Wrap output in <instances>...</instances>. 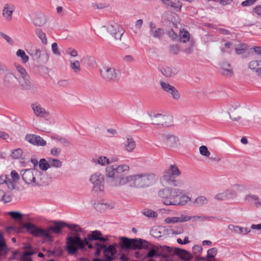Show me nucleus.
I'll return each mask as SVG.
<instances>
[{
	"instance_id": "obj_1",
	"label": "nucleus",
	"mask_w": 261,
	"mask_h": 261,
	"mask_svg": "<svg viewBox=\"0 0 261 261\" xmlns=\"http://www.w3.org/2000/svg\"><path fill=\"white\" fill-rule=\"evenodd\" d=\"M129 166L127 164L109 165L105 168L108 185L113 189H119L124 186L134 189H146L154 185L158 176L151 172H142L127 176Z\"/></svg>"
},
{
	"instance_id": "obj_2",
	"label": "nucleus",
	"mask_w": 261,
	"mask_h": 261,
	"mask_svg": "<svg viewBox=\"0 0 261 261\" xmlns=\"http://www.w3.org/2000/svg\"><path fill=\"white\" fill-rule=\"evenodd\" d=\"M20 175L23 182L31 187L46 185L49 182L45 174L35 169L22 170Z\"/></svg>"
},
{
	"instance_id": "obj_3",
	"label": "nucleus",
	"mask_w": 261,
	"mask_h": 261,
	"mask_svg": "<svg viewBox=\"0 0 261 261\" xmlns=\"http://www.w3.org/2000/svg\"><path fill=\"white\" fill-rule=\"evenodd\" d=\"M220 115L222 117L229 116V118L233 122L245 124L244 119L245 111L243 107L238 102L229 103L220 110Z\"/></svg>"
},
{
	"instance_id": "obj_4",
	"label": "nucleus",
	"mask_w": 261,
	"mask_h": 261,
	"mask_svg": "<svg viewBox=\"0 0 261 261\" xmlns=\"http://www.w3.org/2000/svg\"><path fill=\"white\" fill-rule=\"evenodd\" d=\"M97 32L103 38L110 37L115 42H118L124 34V31L122 28L114 21H108L103 25L99 26Z\"/></svg>"
},
{
	"instance_id": "obj_5",
	"label": "nucleus",
	"mask_w": 261,
	"mask_h": 261,
	"mask_svg": "<svg viewBox=\"0 0 261 261\" xmlns=\"http://www.w3.org/2000/svg\"><path fill=\"white\" fill-rule=\"evenodd\" d=\"M3 71H6L3 77V83L5 87L8 89H12L16 88L19 84L23 89L29 90L32 88V84L30 81H25L19 79L18 76L15 75L11 70H6L5 68Z\"/></svg>"
},
{
	"instance_id": "obj_6",
	"label": "nucleus",
	"mask_w": 261,
	"mask_h": 261,
	"mask_svg": "<svg viewBox=\"0 0 261 261\" xmlns=\"http://www.w3.org/2000/svg\"><path fill=\"white\" fill-rule=\"evenodd\" d=\"M183 190L177 188H166L158 192V196L166 205H175L177 198L182 194Z\"/></svg>"
},
{
	"instance_id": "obj_7",
	"label": "nucleus",
	"mask_w": 261,
	"mask_h": 261,
	"mask_svg": "<svg viewBox=\"0 0 261 261\" xmlns=\"http://www.w3.org/2000/svg\"><path fill=\"white\" fill-rule=\"evenodd\" d=\"M90 241H91L88 240L86 238L82 241L79 235L74 237H68L66 242V250L68 253L73 254L77 252L78 249L85 250V245H88L90 249L95 247V245L93 246L90 243Z\"/></svg>"
},
{
	"instance_id": "obj_8",
	"label": "nucleus",
	"mask_w": 261,
	"mask_h": 261,
	"mask_svg": "<svg viewBox=\"0 0 261 261\" xmlns=\"http://www.w3.org/2000/svg\"><path fill=\"white\" fill-rule=\"evenodd\" d=\"M181 174V172L175 165H171L168 169L164 172V175L161 178V181L164 186V182H173L175 187H184L185 181L182 179H174Z\"/></svg>"
},
{
	"instance_id": "obj_9",
	"label": "nucleus",
	"mask_w": 261,
	"mask_h": 261,
	"mask_svg": "<svg viewBox=\"0 0 261 261\" xmlns=\"http://www.w3.org/2000/svg\"><path fill=\"white\" fill-rule=\"evenodd\" d=\"M106 175L99 172H95L90 177L89 181L92 185V192L98 194L105 190V180Z\"/></svg>"
},
{
	"instance_id": "obj_10",
	"label": "nucleus",
	"mask_w": 261,
	"mask_h": 261,
	"mask_svg": "<svg viewBox=\"0 0 261 261\" xmlns=\"http://www.w3.org/2000/svg\"><path fill=\"white\" fill-rule=\"evenodd\" d=\"M160 139L166 146L173 149H179L182 146L179 137L169 132L161 134Z\"/></svg>"
},
{
	"instance_id": "obj_11",
	"label": "nucleus",
	"mask_w": 261,
	"mask_h": 261,
	"mask_svg": "<svg viewBox=\"0 0 261 261\" xmlns=\"http://www.w3.org/2000/svg\"><path fill=\"white\" fill-rule=\"evenodd\" d=\"M100 75L106 81H115L120 79V72L117 69L108 65L101 69Z\"/></svg>"
},
{
	"instance_id": "obj_12",
	"label": "nucleus",
	"mask_w": 261,
	"mask_h": 261,
	"mask_svg": "<svg viewBox=\"0 0 261 261\" xmlns=\"http://www.w3.org/2000/svg\"><path fill=\"white\" fill-rule=\"evenodd\" d=\"M30 55L32 59L39 64L46 63L49 59V54L42 47H36Z\"/></svg>"
},
{
	"instance_id": "obj_13",
	"label": "nucleus",
	"mask_w": 261,
	"mask_h": 261,
	"mask_svg": "<svg viewBox=\"0 0 261 261\" xmlns=\"http://www.w3.org/2000/svg\"><path fill=\"white\" fill-rule=\"evenodd\" d=\"M204 218L201 216H189L183 214L178 217H171L166 218L164 220L165 224H175L178 223H183L190 220L196 221L198 220H203Z\"/></svg>"
},
{
	"instance_id": "obj_14",
	"label": "nucleus",
	"mask_w": 261,
	"mask_h": 261,
	"mask_svg": "<svg viewBox=\"0 0 261 261\" xmlns=\"http://www.w3.org/2000/svg\"><path fill=\"white\" fill-rule=\"evenodd\" d=\"M23 227L25 228L30 234L35 237H42L44 239L45 237L50 238L48 231H45V229L39 228L31 223H27L24 224L23 225Z\"/></svg>"
},
{
	"instance_id": "obj_15",
	"label": "nucleus",
	"mask_w": 261,
	"mask_h": 261,
	"mask_svg": "<svg viewBox=\"0 0 261 261\" xmlns=\"http://www.w3.org/2000/svg\"><path fill=\"white\" fill-rule=\"evenodd\" d=\"M34 115L39 118H45L49 116V112L39 102H34L31 105Z\"/></svg>"
},
{
	"instance_id": "obj_16",
	"label": "nucleus",
	"mask_w": 261,
	"mask_h": 261,
	"mask_svg": "<svg viewBox=\"0 0 261 261\" xmlns=\"http://www.w3.org/2000/svg\"><path fill=\"white\" fill-rule=\"evenodd\" d=\"M160 84L163 90L170 94L174 100L179 99L180 94L174 86L167 82L160 81Z\"/></svg>"
},
{
	"instance_id": "obj_17",
	"label": "nucleus",
	"mask_w": 261,
	"mask_h": 261,
	"mask_svg": "<svg viewBox=\"0 0 261 261\" xmlns=\"http://www.w3.org/2000/svg\"><path fill=\"white\" fill-rule=\"evenodd\" d=\"M48 20L46 15L41 12H36L33 14L31 18V22L36 27L44 25Z\"/></svg>"
},
{
	"instance_id": "obj_18",
	"label": "nucleus",
	"mask_w": 261,
	"mask_h": 261,
	"mask_svg": "<svg viewBox=\"0 0 261 261\" xmlns=\"http://www.w3.org/2000/svg\"><path fill=\"white\" fill-rule=\"evenodd\" d=\"M16 10L15 6L11 3L5 4L2 10V16L7 21H11L12 16Z\"/></svg>"
},
{
	"instance_id": "obj_19",
	"label": "nucleus",
	"mask_w": 261,
	"mask_h": 261,
	"mask_svg": "<svg viewBox=\"0 0 261 261\" xmlns=\"http://www.w3.org/2000/svg\"><path fill=\"white\" fill-rule=\"evenodd\" d=\"M167 250L169 252L173 251L181 259L189 261L192 258V255L190 252L186 250L180 249L179 248H171L169 246H166Z\"/></svg>"
},
{
	"instance_id": "obj_20",
	"label": "nucleus",
	"mask_w": 261,
	"mask_h": 261,
	"mask_svg": "<svg viewBox=\"0 0 261 261\" xmlns=\"http://www.w3.org/2000/svg\"><path fill=\"white\" fill-rule=\"evenodd\" d=\"M26 140L30 143L37 146H44L46 145V142L39 136L34 134L27 135L25 136Z\"/></svg>"
},
{
	"instance_id": "obj_21",
	"label": "nucleus",
	"mask_w": 261,
	"mask_h": 261,
	"mask_svg": "<svg viewBox=\"0 0 261 261\" xmlns=\"http://www.w3.org/2000/svg\"><path fill=\"white\" fill-rule=\"evenodd\" d=\"M66 225V224L62 222H55L54 225L50 226L48 229H45V231H48L50 238L45 237V239H46L47 241H51L53 240V237L51 236V231H53L56 233H58Z\"/></svg>"
},
{
	"instance_id": "obj_22",
	"label": "nucleus",
	"mask_w": 261,
	"mask_h": 261,
	"mask_svg": "<svg viewBox=\"0 0 261 261\" xmlns=\"http://www.w3.org/2000/svg\"><path fill=\"white\" fill-rule=\"evenodd\" d=\"M149 35L150 36L157 39H160L164 35V30L162 29L156 28L155 24L151 22L149 24Z\"/></svg>"
},
{
	"instance_id": "obj_23",
	"label": "nucleus",
	"mask_w": 261,
	"mask_h": 261,
	"mask_svg": "<svg viewBox=\"0 0 261 261\" xmlns=\"http://www.w3.org/2000/svg\"><path fill=\"white\" fill-rule=\"evenodd\" d=\"M149 119L148 121L154 125H162L163 124V115L159 113L151 112L148 113Z\"/></svg>"
},
{
	"instance_id": "obj_24",
	"label": "nucleus",
	"mask_w": 261,
	"mask_h": 261,
	"mask_svg": "<svg viewBox=\"0 0 261 261\" xmlns=\"http://www.w3.org/2000/svg\"><path fill=\"white\" fill-rule=\"evenodd\" d=\"M123 144L124 150L128 152H133L136 146L135 141L130 136H127L126 137V140L123 142Z\"/></svg>"
},
{
	"instance_id": "obj_25",
	"label": "nucleus",
	"mask_w": 261,
	"mask_h": 261,
	"mask_svg": "<svg viewBox=\"0 0 261 261\" xmlns=\"http://www.w3.org/2000/svg\"><path fill=\"white\" fill-rule=\"evenodd\" d=\"M248 67L251 71L255 74L261 76V64L257 62V60H252L248 63Z\"/></svg>"
},
{
	"instance_id": "obj_26",
	"label": "nucleus",
	"mask_w": 261,
	"mask_h": 261,
	"mask_svg": "<svg viewBox=\"0 0 261 261\" xmlns=\"http://www.w3.org/2000/svg\"><path fill=\"white\" fill-rule=\"evenodd\" d=\"M148 245V242L142 239H132V249H139L145 248Z\"/></svg>"
},
{
	"instance_id": "obj_27",
	"label": "nucleus",
	"mask_w": 261,
	"mask_h": 261,
	"mask_svg": "<svg viewBox=\"0 0 261 261\" xmlns=\"http://www.w3.org/2000/svg\"><path fill=\"white\" fill-rule=\"evenodd\" d=\"M221 67L224 75L228 77L232 76L233 74V68L227 62H222Z\"/></svg>"
},
{
	"instance_id": "obj_28",
	"label": "nucleus",
	"mask_w": 261,
	"mask_h": 261,
	"mask_svg": "<svg viewBox=\"0 0 261 261\" xmlns=\"http://www.w3.org/2000/svg\"><path fill=\"white\" fill-rule=\"evenodd\" d=\"M244 199L245 201L252 203L256 207H258L261 205V200L256 195L251 194H247L245 196Z\"/></svg>"
},
{
	"instance_id": "obj_29",
	"label": "nucleus",
	"mask_w": 261,
	"mask_h": 261,
	"mask_svg": "<svg viewBox=\"0 0 261 261\" xmlns=\"http://www.w3.org/2000/svg\"><path fill=\"white\" fill-rule=\"evenodd\" d=\"M116 244L115 245H111L108 247L106 246V248H104L103 252L105 254V256L107 261H112L113 258L111 256L108 255L107 253H110L112 256L115 255L117 253V251L115 248Z\"/></svg>"
},
{
	"instance_id": "obj_30",
	"label": "nucleus",
	"mask_w": 261,
	"mask_h": 261,
	"mask_svg": "<svg viewBox=\"0 0 261 261\" xmlns=\"http://www.w3.org/2000/svg\"><path fill=\"white\" fill-rule=\"evenodd\" d=\"M178 197L179 199H177L175 203V206H184L191 201V198L184 194V191Z\"/></svg>"
},
{
	"instance_id": "obj_31",
	"label": "nucleus",
	"mask_w": 261,
	"mask_h": 261,
	"mask_svg": "<svg viewBox=\"0 0 261 261\" xmlns=\"http://www.w3.org/2000/svg\"><path fill=\"white\" fill-rule=\"evenodd\" d=\"M14 66L20 74V76L18 77L19 79L22 80L23 82L25 81H29L28 80V75L25 69L20 64H15Z\"/></svg>"
},
{
	"instance_id": "obj_32",
	"label": "nucleus",
	"mask_w": 261,
	"mask_h": 261,
	"mask_svg": "<svg viewBox=\"0 0 261 261\" xmlns=\"http://www.w3.org/2000/svg\"><path fill=\"white\" fill-rule=\"evenodd\" d=\"M101 233L100 231L98 230H95L92 231L91 233H89L87 237L88 240L94 241V240H99L102 242H105L107 240V239L101 237Z\"/></svg>"
},
{
	"instance_id": "obj_33",
	"label": "nucleus",
	"mask_w": 261,
	"mask_h": 261,
	"mask_svg": "<svg viewBox=\"0 0 261 261\" xmlns=\"http://www.w3.org/2000/svg\"><path fill=\"white\" fill-rule=\"evenodd\" d=\"M5 184L10 190H14L15 188V185L12 182L10 179L8 178L7 175L0 176V185Z\"/></svg>"
},
{
	"instance_id": "obj_34",
	"label": "nucleus",
	"mask_w": 261,
	"mask_h": 261,
	"mask_svg": "<svg viewBox=\"0 0 261 261\" xmlns=\"http://www.w3.org/2000/svg\"><path fill=\"white\" fill-rule=\"evenodd\" d=\"M93 163L101 165V166H106L111 164V162L109 159L106 156H100L97 159H92Z\"/></svg>"
},
{
	"instance_id": "obj_35",
	"label": "nucleus",
	"mask_w": 261,
	"mask_h": 261,
	"mask_svg": "<svg viewBox=\"0 0 261 261\" xmlns=\"http://www.w3.org/2000/svg\"><path fill=\"white\" fill-rule=\"evenodd\" d=\"M35 33L43 45L47 44L48 41L46 35L41 29H36L35 31Z\"/></svg>"
},
{
	"instance_id": "obj_36",
	"label": "nucleus",
	"mask_w": 261,
	"mask_h": 261,
	"mask_svg": "<svg viewBox=\"0 0 261 261\" xmlns=\"http://www.w3.org/2000/svg\"><path fill=\"white\" fill-rule=\"evenodd\" d=\"M178 70L175 67H166L163 69L162 73L166 77H172L177 74Z\"/></svg>"
},
{
	"instance_id": "obj_37",
	"label": "nucleus",
	"mask_w": 261,
	"mask_h": 261,
	"mask_svg": "<svg viewBox=\"0 0 261 261\" xmlns=\"http://www.w3.org/2000/svg\"><path fill=\"white\" fill-rule=\"evenodd\" d=\"M70 67L73 71L77 74L81 72V67L80 62L78 60H70Z\"/></svg>"
},
{
	"instance_id": "obj_38",
	"label": "nucleus",
	"mask_w": 261,
	"mask_h": 261,
	"mask_svg": "<svg viewBox=\"0 0 261 261\" xmlns=\"http://www.w3.org/2000/svg\"><path fill=\"white\" fill-rule=\"evenodd\" d=\"M16 56L19 58L24 64L27 63L29 60V57L23 49H18L16 52Z\"/></svg>"
},
{
	"instance_id": "obj_39",
	"label": "nucleus",
	"mask_w": 261,
	"mask_h": 261,
	"mask_svg": "<svg viewBox=\"0 0 261 261\" xmlns=\"http://www.w3.org/2000/svg\"><path fill=\"white\" fill-rule=\"evenodd\" d=\"M162 1L173 8H178L180 10L182 5L181 3L178 0H162Z\"/></svg>"
},
{
	"instance_id": "obj_40",
	"label": "nucleus",
	"mask_w": 261,
	"mask_h": 261,
	"mask_svg": "<svg viewBox=\"0 0 261 261\" xmlns=\"http://www.w3.org/2000/svg\"><path fill=\"white\" fill-rule=\"evenodd\" d=\"M190 39V34L187 31H180L179 33V40L183 42L186 43L189 41Z\"/></svg>"
},
{
	"instance_id": "obj_41",
	"label": "nucleus",
	"mask_w": 261,
	"mask_h": 261,
	"mask_svg": "<svg viewBox=\"0 0 261 261\" xmlns=\"http://www.w3.org/2000/svg\"><path fill=\"white\" fill-rule=\"evenodd\" d=\"M208 202V199L203 196H200L197 197L194 201V204L196 206H201L205 205Z\"/></svg>"
},
{
	"instance_id": "obj_42",
	"label": "nucleus",
	"mask_w": 261,
	"mask_h": 261,
	"mask_svg": "<svg viewBox=\"0 0 261 261\" xmlns=\"http://www.w3.org/2000/svg\"><path fill=\"white\" fill-rule=\"evenodd\" d=\"M115 206V203L113 202H108L106 203H98L96 208L98 210H111Z\"/></svg>"
},
{
	"instance_id": "obj_43",
	"label": "nucleus",
	"mask_w": 261,
	"mask_h": 261,
	"mask_svg": "<svg viewBox=\"0 0 261 261\" xmlns=\"http://www.w3.org/2000/svg\"><path fill=\"white\" fill-rule=\"evenodd\" d=\"M232 187L237 194H238V193H245L248 191L247 187L244 185L234 184L232 185Z\"/></svg>"
},
{
	"instance_id": "obj_44",
	"label": "nucleus",
	"mask_w": 261,
	"mask_h": 261,
	"mask_svg": "<svg viewBox=\"0 0 261 261\" xmlns=\"http://www.w3.org/2000/svg\"><path fill=\"white\" fill-rule=\"evenodd\" d=\"M122 244L121 245V248H125L127 249H131L132 247V239H128L125 237H122L121 238Z\"/></svg>"
},
{
	"instance_id": "obj_45",
	"label": "nucleus",
	"mask_w": 261,
	"mask_h": 261,
	"mask_svg": "<svg viewBox=\"0 0 261 261\" xmlns=\"http://www.w3.org/2000/svg\"><path fill=\"white\" fill-rule=\"evenodd\" d=\"M163 124L162 125H165L166 126H169L173 124V118L172 116L170 115H163Z\"/></svg>"
},
{
	"instance_id": "obj_46",
	"label": "nucleus",
	"mask_w": 261,
	"mask_h": 261,
	"mask_svg": "<svg viewBox=\"0 0 261 261\" xmlns=\"http://www.w3.org/2000/svg\"><path fill=\"white\" fill-rule=\"evenodd\" d=\"M39 167L42 171H46L50 168L49 162L45 159H41L39 162Z\"/></svg>"
},
{
	"instance_id": "obj_47",
	"label": "nucleus",
	"mask_w": 261,
	"mask_h": 261,
	"mask_svg": "<svg viewBox=\"0 0 261 261\" xmlns=\"http://www.w3.org/2000/svg\"><path fill=\"white\" fill-rule=\"evenodd\" d=\"M48 162H49V165L50 167H53L57 168H61L62 166V162L58 159H48Z\"/></svg>"
},
{
	"instance_id": "obj_48",
	"label": "nucleus",
	"mask_w": 261,
	"mask_h": 261,
	"mask_svg": "<svg viewBox=\"0 0 261 261\" xmlns=\"http://www.w3.org/2000/svg\"><path fill=\"white\" fill-rule=\"evenodd\" d=\"M251 230L249 228L242 227L240 226H237L236 231L235 233H237L240 235H246L250 233Z\"/></svg>"
},
{
	"instance_id": "obj_49",
	"label": "nucleus",
	"mask_w": 261,
	"mask_h": 261,
	"mask_svg": "<svg viewBox=\"0 0 261 261\" xmlns=\"http://www.w3.org/2000/svg\"><path fill=\"white\" fill-rule=\"evenodd\" d=\"M142 214L148 218H156L158 216V213L150 209H145L143 211Z\"/></svg>"
},
{
	"instance_id": "obj_50",
	"label": "nucleus",
	"mask_w": 261,
	"mask_h": 261,
	"mask_svg": "<svg viewBox=\"0 0 261 261\" xmlns=\"http://www.w3.org/2000/svg\"><path fill=\"white\" fill-rule=\"evenodd\" d=\"M3 194L1 201L4 203H8L12 200V195L11 193L8 192L4 193L2 191H0Z\"/></svg>"
},
{
	"instance_id": "obj_51",
	"label": "nucleus",
	"mask_w": 261,
	"mask_h": 261,
	"mask_svg": "<svg viewBox=\"0 0 261 261\" xmlns=\"http://www.w3.org/2000/svg\"><path fill=\"white\" fill-rule=\"evenodd\" d=\"M51 48L53 54L56 56H59L61 52L59 48L58 45L56 42H54L51 45Z\"/></svg>"
},
{
	"instance_id": "obj_52",
	"label": "nucleus",
	"mask_w": 261,
	"mask_h": 261,
	"mask_svg": "<svg viewBox=\"0 0 261 261\" xmlns=\"http://www.w3.org/2000/svg\"><path fill=\"white\" fill-rule=\"evenodd\" d=\"M199 152L201 155L208 158L211 155L210 152L208 151L206 146L202 145L199 147Z\"/></svg>"
},
{
	"instance_id": "obj_53",
	"label": "nucleus",
	"mask_w": 261,
	"mask_h": 261,
	"mask_svg": "<svg viewBox=\"0 0 261 261\" xmlns=\"http://www.w3.org/2000/svg\"><path fill=\"white\" fill-rule=\"evenodd\" d=\"M8 214L10 216H11V217L13 219H15V220H20V219H22V218H23V215H22L21 213H20L19 212L11 211V212H9L8 213Z\"/></svg>"
},
{
	"instance_id": "obj_54",
	"label": "nucleus",
	"mask_w": 261,
	"mask_h": 261,
	"mask_svg": "<svg viewBox=\"0 0 261 261\" xmlns=\"http://www.w3.org/2000/svg\"><path fill=\"white\" fill-rule=\"evenodd\" d=\"M11 179L10 180L16 185V182H17L20 178L19 175L15 170H12L11 172Z\"/></svg>"
},
{
	"instance_id": "obj_55",
	"label": "nucleus",
	"mask_w": 261,
	"mask_h": 261,
	"mask_svg": "<svg viewBox=\"0 0 261 261\" xmlns=\"http://www.w3.org/2000/svg\"><path fill=\"white\" fill-rule=\"evenodd\" d=\"M0 35L10 45H13L14 42L13 39L9 36L7 35V34L0 32Z\"/></svg>"
},
{
	"instance_id": "obj_56",
	"label": "nucleus",
	"mask_w": 261,
	"mask_h": 261,
	"mask_svg": "<svg viewBox=\"0 0 261 261\" xmlns=\"http://www.w3.org/2000/svg\"><path fill=\"white\" fill-rule=\"evenodd\" d=\"M22 155V150L20 148H17L13 150L11 156L14 159H19Z\"/></svg>"
},
{
	"instance_id": "obj_57",
	"label": "nucleus",
	"mask_w": 261,
	"mask_h": 261,
	"mask_svg": "<svg viewBox=\"0 0 261 261\" xmlns=\"http://www.w3.org/2000/svg\"><path fill=\"white\" fill-rule=\"evenodd\" d=\"M171 233L173 235H178L184 233V229L182 227L179 226L171 229Z\"/></svg>"
},
{
	"instance_id": "obj_58",
	"label": "nucleus",
	"mask_w": 261,
	"mask_h": 261,
	"mask_svg": "<svg viewBox=\"0 0 261 261\" xmlns=\"http://www.w3.org/2000/svg\"><path fill=\"white\" fill-rule=\"evenodd\" d=\"M225 192L226 194H227V197L228 198H232L236 197L237 196L236 192H235L234 190H233L232 186L230 189L227 190Z\"/></svg>"
},
{
	"instance_id": "obj_59",
	"label": "nucleus",
	"mask_w": 261,
	"mask_h": 261,
	"mask_svg": "<svg viewBox=\"0 0 261 261\" xmlns=\"http://www.w3.org/2000/svg\"><path fill=\"white\" fill-rule=\"evenodd\" d=\"M95 247L96 248V251L94 252V254L95 256H98L100 254V251L102 249H104V248H106V245H101L99 243L95 244Z\"/></svg>"
},
{
	"instance_id": "obj_60",
	"label": "nucleus",
	"mask_w": 261,
	"mask_h": 261,
	"mask_svg": "<svg viewBox=\"0 0 261 261\" xmlns=\"http://www.w3.org/2000/svg\"><path fill=\"white\" fill-rule=\"evenodd\" d=\"M217 253V249L215 248L210 249L207 252V257L208 258H213L215 257Z\"/></svg>"
},
{
	"instance_id": "obj_61",
	"label": "nucleus",
	"mask_w": 261,
	"mask_h": 261,
	"mask_svg": "<svg viewBox=\"0 0 261 261\" xmlns=\"http://www.w3.org/2000/svg\"><path fill=\"white\" fill-rule=\"evenodd\" d=\"M151 234L155 238H160L161 237V233L158 228H153L150 231Z\"/></svg>"
},
{
	"instance_id": "obj_62",
	"label": "nucleus",
	"mask_w": 261,
	"mask_h": 261,
	"mask_svg": "<svg viewBox=\"0 0 261 261\" xmlns=\"http://www.w3.org/2000/svg\"><path fill=\"white\" fill-rule=\"evenodd\" d=\"M215 198L217 200H224L228 198L227 197V194L226 192L220 193L216 194L215 196Z\"/></svg>"
},
{
	"instance_id": "obj_63",
	"label": "nucleus",
	"mask_w": 261,
	"mask_h": 261,
	"mask_svg": "<svg viewBox=\"0 0 261 261\" xmlns=\"http://www.w3.org/2000/svg\"><path fill=\"white\" fill-rule=\"evenodd\" d=\"M61 152V149L58 147H54L50 150V153L51 155L57 156Z\"/></svg>"
},
{
	"instance_id": "obj_64",
	"label": "nucleus",
	"mask_w": 261,
	"mask_h": 261,
	"mask_svg": "<svg viewBox=\"0 0 261 261\" xmlns=\"http://www.w3.org/2000/svg\"><path fill=\"white\" fill-rule=\"evenodd\" d=\"M179 51V47L177 45H171L170 47V51L173 54H177Z\"/></svg>"
}]
</instances>
